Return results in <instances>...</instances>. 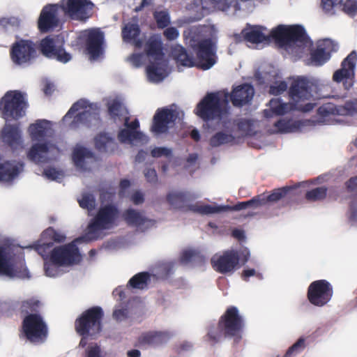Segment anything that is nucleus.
I'll return each instance as SVG.
<instances>
[{"mask_svg": "<svg viewBox=\"0 0 357 357\" xmlns=\"http://www.w3.org/2000/svg\"><path fill=\"white\" fill-rule=\"evenodd\" d=\"M317 85L305 77H298L294 79L288 91L289 102H283L280 98H273L269 102L271 111L265 109L264 116H271L272 112L276 115H284L291 111L308 112L315 107V103L307 102L313 98V92Z\"/></svg>", "mask_w": 357, "mask_h": 357, "instance_id": "f257e3e1", "label": "nucleus"}, {"mask_svg": "<svg viewBox=\"0 0 357 357\" xmlns=\"http://www.w3.org/2000/svg\"><path fill=\"white\" fill-rule=\"evenodd\" d=\"M245 320L235 306H229L220 317L217 326H211L206 335L207 341L212 345L219 342L222 337L234 338L236 342L243 337Z\"/></svg>", "mask_w": 357, "mask_h": 357, "instance_id": "f03ea898", "label": "nucleus"}, {"mask_svg": "<svg viewBox=\"0 0 357 357\" xmlns=\"http://www.w3.org/2000/svg\"><path fill=\"white\" fill-rule=\"evenodd\" d=\"M144 52L149 58L147 76L153 82H160L165 77L167 61L163 52L162 42L158 35L151 36L144 45Z\"/></svg>", "mask_w": 357, "mask_h": 357, "instance_id": "7ed1b4c3", "label": "nucleus"}, {"mask_svg": "<svg viewBox=\"0 0 357 357\" xmlns=\"http://www.w3.org/2000/svg\"><path fill=\"white\" fill-rule=\"evenodd\" d=\"M119 214L118 207L113 204L100 206L94 218L89 223L84 238L88 241H96L100 238L102 231L118 225Z\"/></svg>", "mask_w": 357, "mask_h": 357, "instance_id": "20e7f679", "label": "nucleus"}, {"mask_svg": "<svg viewBox=\"0 0 357 357\" xmlns=\"http://www.w3.org/2000/svg\"><path fill=\"white\" fill-rule=\"evenodd\" d=\"M79 249L74 243L54 248L50 255L49 261L44 264L46 275L56 277L59 273V267L68 266L79 261Z\"/></svg>", "mask_w": 357, "mask_h": 357, "instance_id": "39448f33", "label": "nucleus"}, {"mask_svg": "<svg viewBox=\"0 0 357 357\" xmlns=\"http://www.w3.org/2000/svg\"><path fill=\"white\" fill-rule=\"evenodd\" d=\"M104 312L101 307L93 306L84 311L75 321V329L78 335H89L96 339L102 331Z\"/></svg>", "mask_w": 357, "mask_h": 357, "instance_id": "423d86ee", "label": "nucleus"}, {"mask_svg": "<svg viewBox=\"0 0 357 357\" xmlns=\"http://www.w3.org/2000/svg\"><path fill=\"white\" fill-rule=\"evenodd\" d=\"M26 102L20 91H8L0 99V114L5 120H17L25 113Z\"/></svg>", "mask_w": 357, "mask_h": 357, "instance_id": "0eeeda50", "label": "nucleus"}, {"mask_svg": "<svg viewBox=\"0 0 357 357\" xmlns=\"http://www.w3.org/2000/svg\"><path fill=\"white\" fill-rule=\"evenodd\" d=\"M22 333L30 342L42 344L47 338L48 327L40 314H31L22 320Z\"/></svg>", "mask_w": 357, "mask_h": 357, "instance_id": "6e6552de", "label": "nucleus"}, {"mask_svg": "<svg viewBox=\"0 0 357 357\" xmlns=\"http://www.w3.org/2000/svg\"><path fill=\"white\" fill-rule=\"evenodd\" d=\"M194 36H191L190 45L196 52L198 66L202 70L210 69L217 62L215 43L211 38H206L195 43Z\"/></svg>", "mask_w": 357, "mask_h": 357, "instance_id": "1a4fd4ad", "label": "nucleus"}, {"mask_svg": "<svg viewBox=\"0 0 357 357\" xmlns=\"http://www.w3.org/2000/svg\"><path fill=\"white\" fill-rule=\"evenodd\" d=\"M64 43L63 38L59 36H49L41 40L39 50L45 57L66 63L71 60L72 55L64 49Z\"/></svg>", "mask_w": 357, "mask_h": 357, "instance_id": "9d476101", "label": "nucleus"}, {"mask_svg": "<svg viewBox=\"0 0 357 357\" xmlns=\"http://www.w3.org/2000/svg\"><path fill=\"white\" fill-rule=\"evenodd\" d=\"M270 36L280 46L289 45L297 42L304 43L307 39L304 27L298 24L278 25L271 31Z\"/></svg>", "mask_w": 357, "mask_h": 357, "instance_id": "9b49d317", "label": "nucleus"}, {"mask_svg": "<svg viewBox=\"0 0 357 357\" xmlns=\"http://www.w3.org/2000/svg\"><path fill=\"white\" fill-rule=\"evenodd\" d=\"M222 112L220 98L215 93H207L195 109V114L205 122L220 119Z\"/></svg>", "mask_w": 357, "mask_h": 357, "instance_id": "f8f14e48", "label": "nucleus"}, {"mask_svg": "<svg viewBox=\"0 0 357 357\" xmlns=\"http://www.w3.org/2000/svg\"><path fill=\"white\" fill-rule=\"evenodd\" d=\"M61 10L70 19L86 21L91 17L94 4L90 0H61Z\"/></svg>", "mask_w": 357, "mask_h": 357, "instance_id": "ddd939ff", "label": "nucleus"}, {"mask_svg": "<svg viewBox=\"0 0 357 357\" xmlns=\"http://www.w3.org/2000/svg\"><path fill=\"white\" fill-rule=\"evenodd\" d=\"M319 121L325 123L334 116H354L357 114V98L347 100L344 105H337L328 102L320 106L317 109Z\"/></svg>", "mask_w": 357, "mask_h": 357, "instance_id": "4468645a", "label": "nucleus"}, {"mask_svg": "<svg viewBox=\"0 0 357 357\" xmlns=\"http://www.w3.org/2000/svg\"><path fill=\"white\" fill-rule=\"evenodd\" d=\"M333 295V286L326 280H315L307 288V300L317 307L326 305L331 300Z\"/></svg>", "mask_w": 357, "mask_h": 357, "instance_id": "2eb2a0df", "label": "nucleus"}, {"mask_svg": "<svg viewBox=\"0 0 357 357\" xmlns=\"http://www.w3.org/2000/svg\"><path fill=\"white\" fill-rule=\"evenodd\" d=\"M86 108L87 102L82 99L77 101L73 105L64 116V119L71 118L76 112L81 109H85L74 116L73 120L70 124V127L71 128L75 129L82 125L89 126L93 121L98 119V113L96 111H90V109H86Z\"/></svg>", "mask_w": 357, "mask_h": 357, "instance_id": "dca6fc26", "label": "nucleus"}, {"mask_svg": "<svg viewBox=\"0 0 357 357\" xmlns=\"http://www.w3.org/2000/svg\"><path fill=\"white\" fill-rule=\"evenodd\" d=\"M178 113L175 109L167 107L159 108L156 110L151 126V131L155 135L167 133L172 125L174 124Z\"/></svg>", "mask_w": 357, "mask_h": 357, "instance_id": "f3484780", "label": "nucleus"}, {"mask_svg": "<svg viewBox=\"0 0 357 357\" xmlns=\"http://www.w3.org/2000/svg\"><path fill=\"white\" fill-rule=\"evenodd\" d=\"M357 61V54L355 51H352L342 61L341 68L337 70L333 75V79L336 82H343L344 87L346 90H349L354 85V69Z\"/></svg>", "mask_w": 357, "mask_h": 357, "instance_id": "a211bd4d", "label": "nucleus"}, {"mask_svg": "<svg viewBox=\"0 0 357 357\" xmlns=\"http://www.w3.org/2000/svg\"><path fill=\"white\" fill-rule=\"evenodd\" d=\"M10 58L17 65L27 63L36 54L35 44L29 40H20L14 43L10 51Z\"/></svg>", "mask_w": 357, "mask_h": 357, "instance_id": "6ab92c4d", "label": "nucleus"}, {"mask_svg": "<svg viewBox=\"0 0 357 357\" xmlns=\"http://www.w3.org/2000/svg\"><path fill=\"white\" fill-rule=\"evenodd\" d=\"M239 255L237 250H227L220 255H215L211 259V263L217 272L225 274L232 272L239 264Z\"/></svg>", "mask_w": 357, "mask_h": 357, "instance_id": "aec40b11", "label": "nucleus"}, {"mask_svg": "<svg viewBox=\"0 0 357 357\" xmlns=\"http://www.w3.org/2000/svg\"><path fill=\"white\" fill-rule=\"evenodd\" d=\"M60 9L59 4H47L43 7L38 20L40 31L46 33L59 26V10Z\"/></svg>", "mask_w": 357, "mask_h": 357, "instance_id": "412c9836", "label": "nucleus"}, {"mask_svg": "<svg viewBox=\"0 0 357 357\" xmlns=\"http://www.w3.org/2000/svg\"><path fill=\"white\" fill-rule=\"evenodd\" d=\"M174 336L168 331H151L142 333L138 337L136 347L141 348L159 347L166 344Z\"/></svg>", "mask_w": 357, "mask_h": 357, "instance_id": "4be33fe9", "label": "nucleus"}, {"mask_svg": "<svg viewBox=\"0 0 357 357\" xmlns=\"http://www.w3.org/2000/svg\"><path fill=\"white\" fill-rule=\"evenodd\" d=\"M264 29L265 28L262 26L248 24L240 33H234L232 38L236 43L245 41L252 44H259L269 40L271 37L263 33Z\"/></svg>", "mask_w": 357, "mask_h": 357, "instance_id": "5701e85b", "label": "nucleus"}, {"mask_svg": "<svg viewBox=\"0 0 357 357\" xmlns=\"http://www.w3.org/2000/svg\"><path fill=\"white\" fill-rule=\"evenodd\" d=\"M337 50V45L331 39L318 41L316 49L310 52L312 63L317 66H322L330 59L331 53Z\"/></svg>", "mask_w": 357, "mask_h": 357, "instance_id": "b1692460", "label": "nucleus"}, {"mask_svg": "<svg viewBox=\"0 0 357 357\" xmlns=\"http://www.w3.org/2000/svg\"><path fill=\"white\" fill-rule=\"evenodd\" d=\"M104 43V33L98 29L86 31L85 43L88 54L96 59L102 53Z\"/></svg>", "mask_w": 357, "mask_h": 357, "instance_id": "393cba45", "label": "nucleus"}, {"mask_svg": "<svg viewBox=\"0 0 357 357\" xmlns=\"http://www.w3.org/2000/svg\"><path fill=\"white\" fill-rule=\"evenodd\" d=\"M255 94V89L250 84H243L234 88L229 94L230 100L235 107H242L248 104Z\"/></svg>", "mask_w": 357, "mask_h": 357, "instance_id": "a878e982", "label": "nucleus"}, {"mask_svg": "<svg viewBox=\"0 0 357 357\" xmlns=\"http://www.w3.org/2000/svg\"><path fill=\"white\" fill-rule=\"evenodd\" d=\"M125 222L130 227H135L144 231L153 225L155 221L148 219L142 213L133 208L125 210L122 214Z\"/></svg>", "mask_w": 357, "mask_h": 357, "instance_id": "bb28decb", "label": "nucleus"}, {"mask_svg": "<svg viewBox=\"0 0 357 357\" xmlns=\"http://www.w3.org/2000/svg\"><path fill=\"white\" fill-rule=\"evenodd\" d=\"M192 196L189 192L186 191H172L166 196V200L169 206L174 209L182 211H190L189 202L192 199Z\"/></svg>", "mask_w": 357, "mask_h": 357, "instance_id": "cd10ccee", "label": "nucleus"}, {"mask_svg": "<svg viewBox=\"0 0 357 357\" xmlns=\"http://www.w3.org/2000/svg\"><path fill=\"white\" fill-rule=\"evenodd\" d=\"M54 146L50 142L33 144L27 152V158L36 164L49 162L48 152Z\"/></svg>", "mask_w": 357, "mask_h": 357, "instance_id": "c85d7f7f", "label": "nucleus"}, {"mask_svg": "<svg viewBox=\"0 0 357 357\" xmlns=\"http://www.w3.org/2000/svg\"><path fill=\"white\" fill-rule=\"evenodd\" d=\"M3 142L13 149H17L22 143V133L17 124H6L1 130Z\"/></svg>", "mask_w": 357, "mask_h": 357, "instance_id": "c756f323", "label": "nucleus"}, {"mask_svg": "<svg viewBox=\"0 0 357 357\" xmlns=\"http://www.w3.org/2000/svg\"><path fill=\"white\" fill-rule=\"evenodd\" d=\"M73 160L77 167L87 170L89 169L87 167V163L96 162L97 158L89 149L85 147H79L73 151Z\"/></svg>", "mask_w": 357, "mask_h": 357, "instance_id": "7c9ffc66", "label": "nucleus"}, {"mask_svg": "<svg viewBox=\"0 0 357 357\" xmlns=\"http://www.w3.org/2000/svg\"><path fill=\"white\" fill-rule=\"evenodd\" d=\"M23 165L6 161L0 164V182L10 183L16 178L23 170Z\"/></svg>", "mask_w": 357, "mask_h": 357, "instance_id": "2f4dec72", "label": "nucleus"}, {"mask_svg": "<svg viewBox=\"0 0 357 357\" xmlns=\"http://www.w3.org/2000/svg\"><path fill=\"white\" fill-rule=\"evenodd\" d=\"M96 149L101 153H113L118 149V144L114 137L108 133L100 132L94 138Z\"/></svg>", "mask_w": 357, "mask_h": 357, "instance_id": "473e14b6", "label": "nucleus"}, {"mask_svg": "<svg viewBox=\"0 0 357 357\" xmlns=\"http://www.w3.org/2000/svg\"><path fill=\"white\" fill-rule=\"evenodd\" d=\"M141 32L137 24L128 22L122 29V38L126 43H132L137 48L142 47L143 42L138 38Z\"/></svg>", "mask_w": 357, "mask_h": 357, "instance_id": "72a5a7b5", "label": "nucleus"}, {"mask_svg": "<svg viewBox=\"0 0 357 357\" xmlns=\"http://www.w3.org/2000/svg\"><path fill=\"white\" fill-rule=\"evenodd\" d=\"M0 275L9 277L17 275V273L10 262V258L7 248L0 245Z\"/></svg>", "mask_w": 357, "mask_h": 357, "instance_id": "f704fd0d", "label": "nucleus"}, {"mask_svg": "<svg viewBox=\"0 0 357 357\" xmlns=\"http://www.w3.org/2000/svg\"><path fill=\"white\" fill-rule=\"evenodd\" d=\"M172 55L177 63L183 66L192 67L195 66L194 57L188 53L181 45H176L172 48Z\"/></svg>", "mask_w": 357, "mask_h": 357, "instance_id": "c9c22d12", "label": "nucleus"}, {"mask_svg": "<svg viewBox=\"0 0 357 357\" xmlns=\"http://www.w3.org/2000/svg\"><path fill=\"white\" fill-rule=\"evenodd\" d=\"M107 112L110 118L116 121L122 116H126L128 111L119 100L114 99L107 103Z\"/></svg>", "mask_w": 357, "mask_h": 357, "instance_id": "e433bc0d", "label": "nucleus"}, {"mask_svg": "<svg viewBox=\"0 0 357 357\" xmlns=\"http://www.w3.org/2000/svg\"><path fill=\"white\" fill-rule=\"evenodd\" d=\"M263 199L260 197H254L246 202H239L233 206L224 205L225 212L226 211H239L247 208H257L261 206Z\"/></svg>", "mask_w": 357, "mask_h": 357, "instance_id": "4c0bfd02", "label": "nucleus"}, {"mask_svg": "<svg viewBox=\"0 0 357 357\" xmlns=\"http://www.w3.org/2000/svg\"><path fill=\"white\" fill-rule=\"evenodd\" d=\"M46 121H38L36 123L31 124L28 128L30 137L33 142H40L45 139L47 135Z\"/></svg>", "mask_w": 357, "mask_h": 357, "instance_id": "58836bf2", "label": "nucleus"}, {"mask_svg": "<svg viewBox=\"0 0 357 357\" xmlns=\"http://www.w3.org/2000/svg\"><path fill=\"white\" fill-rule=\"evenodd\" d=\"M149 280L150 274L148 272H141L132 276L128 285L133 289H144L147 287Z\"/></svg>", "mask_w": 357, "mask_h": 357, "instance_id": "ea45409f", "label": "nucleus"}, {"mask_svg": "<svg viewBox=\"0 0 357 357\" xmlns=\"http://www.w3.org/2000/svg\"><path fill=\"white\" fill-rule=\"evenodd\" d=\"M290 189L291 188L289 187L278 188L273 190L269 195L266 196L264 194H261L257 195V197H260L261 199H263L261 206H264L268 202H276L280 200L282 198L286 196V195L290 190Z\"/></svg>", "mask_w": 357, "mask_h": 357, "instance_id": "a19ab883", "label": "nucleus"}, {"mask_svg": "<svg viewBox=\"0 0 357 357\" xmlns=\"http://www.w3.org/2000/svg\"><path fill=\"white\" fill-rule=\"evenodd\" d=\"M234 141L235 137L231 134H227L220 131L211 137L209 144L212 147H218L226 144H233Z\"/></svg>", "mask_w": 357, "mask_h": 357, "instance_id": "79ce46f5", "label": "nucleus"}, {"mask_svg": "<svg viewBox=\"0 0 357 357\" xmlns=\"http://www.w3.org/2000/svg\"><path fill=\"white\" fill-rule=\"evenodd\" d=\"M40 302L35 298H29L22 302L20 313L27 316L31 314H39Z\"/></svg>", "mask_w": 357, "mask_h": 357, "instance_id": "37998d69", "label": "nucleus"}, {"mask_svg": "<svg viewBox=\"0 0 357 357\" xmlns=\"http://www.w3.org/2000/svg\"><path fill=\"white\" fill-rule=\"evenodd\" d=\"M42 241H48L54 243H62L66 240L65 234L50 227L41 234Z\"/></svg>", "mask_w": 357, "mask_h": 357, "instance_id": "c03bdc74", "label": "nucleus"}, {"mask_svg": "<svg viewBox=\"0 0 357 357\" xmlns=\"http://www.w3.org/2000/svg\"><path fill=\"white\" fill-rule=\"evenodd\" d=\"M53 242L48 241H42L40 238V241L34 245L36 251L43 258L44 260L50 259V255L54 248Z\"/></svg>", "mask_w": 357, "mask_h": 357, "instance_id": "a18cd8bd", "label": "nucleus"}, {"mask_svg": "<svg viewBox=\"0 0 357 357\" xmlns=\"http://www.w3.org/2000/svg\"><path fill=\"white\" fill-rule=\"evenodd\" d=\"M327 191V188L324 186L317 187L307 191L305 197L309 202L321 201L326 197Z\"/></svg>", "mask_w": 357, "mask_h": 357, "instance_id": "49530a36", "label": "nucleus"}, {"mask_svg": "<svg viewBox=\"0 0 357 357\" xmlns=\"http://www.w3.org/2000/svg\"><path fill=\"white\" fill-rule=\"evenodd\" d=\"M190 211L202 213V214H212L220 212H225L223 206H211V205H193L189 206Z\"/></svg>", "mask_w": 357, "mask_h": 357, "instance_id": "de8ad7c7", "label": "nucleus"}, {"mask_svg": "<svg viewBox=\"0 0 357 357\" xmlns=\"http://www.w3.org/2000/svg\"><path fill=\"white\" fill-rule=\"evenodd\" d=\"M274 126L278 132L287 133L297 130L300 128L301 125H295V123L290 119H280L274 123Z\"/></svg>", "mask_w": 357, "mask_h": 357, "instance_id": "09e8293b", "label": "nucleus"}, {"mask_svg": "<svg viewBox=\"0 0 357 357\" xmlns=\"http://www.w3.org/2000/svg\"><path fill=\"white\" fill-rule=\"evenodd\" d=\"M153 16L158 29L166 28L171 23L170 15L167 10H155Z\"/></svg>", "mask_w": 357, "mask_h": 357, "instance_id": "8fccbe9b", "label": "nucleus"}, {"mask_svg": "<svg viewBox=\"0 0 357 357\" xmlns=\"http://www.w3.org/2000/svg\"><path fill=\"white\" fill-rule=\"evenodd\" d=\"M142 136V133L139 131H133L128 128L121 129L118 134V139L122 143L134 139H139Z\"/></svg>", "mask_w": 357, "mask_h": 357, "instance_id": "3c124183", "label": "nucleus"}, {"mask_svg": "<svg viewBox=\"0 0 357 357\" xmlns=\"http://www.w3.org/2000/svg\"><path fill=\"white\" fill-rule=\"evenodd\" d=\"M78 202L81 208L87 209L89 211H93L96 206V199L90 193L83 194L82 198L78 200Z\"/></svg>", "mask_w": 357, "mask_h": 357, "instance_id": "603ef678", "label": "nucleus"}, {"mask_svg": "<svg viewBox=\"0 0 357 357\" xmlns=\"http://www.w3.org/2000/svg\"><path fill=\"white\" fill-rule=\"evenodd\" d=\"M305 347V339L303 337H300L292 346H291L284 357H292L295 356L298 353H300L303 351Z\"/></svg>", "mask_w": 357, "mask_h": 357, "instance_id": "864d4df0", "label": "nucleus"}, {"mask_svg": "<svg viewBox=\"0 0 357 357\" xmlns=\"http://www.w3.org/2000/svg\"><path fill=\"white\" fill-rule=\"evenodd\" d=\"M342 10L349 15L354 17L357 13V1L356 0H347L342 5Z\"/></svg>", "mask_w": 357, "mask_h": 357, "instance_id": "5fc2aeb1", "label": "nucleus"}, {"mask_svg": "<svg viewBox=\"0 0 357 357\" xmlns=\"http://www.w3.org/2000/svg\"><path fill=\"white\" fill-rule=\"evenodd\" d=\"M287 89V84L284 81L274 83L270 86L269 93L274 96L282 94Z\"/></svg>", "mask_w": 357, "mask_h": 357, "instance_id": "6e6d98bb", "label": "nucleus"}, {"mask_svg": "<svg viewBox=\"0 0 357 357\" xmlns=\"http://www.w3.org/2000/svg\"><path fill=\"white\" fill-rule=\"evenodd\" d=\"M43 175L48 179L59 181L62 178L63 174L61 171L56 170L54 167H48L44 169Z\"/></svg>", "mask_w": 357, "mask_h": 357, "instance_id": "4d7b16f0", "label": "nucleus"}, {"mask_svg": "<svg viewBox=\"0 0 357 357\" xmlns=\"http://www.w3.org/2000/svg\"><path fill=\"white\" fill-rule=\"evenodd\" d=\"M151 156L153 158H160L162 156L170 157L172 150L166 147H155L151 151Z\"/></svg>", "mask_w": 357, "mask_h": 357, "instance_id": "13d9d810", "label": "nucleus"}, {"mask_svg": "<svg viewBox=\"0 0 357 357\" xmlns=\"http://www.w3.org/2000/svg\"><path fill=\"white\" fill-rule=\"evenodd\" d=\"M163 35L167 40L172 41L178 38L179 32L176 27H167L163 32Z\"/></svg>", "mask_w": 357, "mask_h": 357, "instance_id": "bf43d9fd", "label": "nucleus"}, {"mask_svg": "<svg viewBox=\"0 0 357 357\" xmlns=\"http://www.w3.org/2000/svg\"><path fill=\"white\" fill-rule=\"evenodd\" d=\"M342 2V0H321V6L326 13H330L336 5L341 4Z\"/></svg>", "mask_w": 357, "mask_h": 357, "instance_id": "052dcab7", "label": "nucleus"}, {"mask_svg": "<svg viewBox=\"0 0 357 357\" xmlns=\"http://www.w3.org/2000/svg\"><path fill=\"white\" fill-rule=\"evenodd\" d=\"M100 347L98 344L90 345L86 350L85 357H100Z\"/></svg>", "mask_w": 357, "mask_h": 357, "instance_id": "680f3d73", "label": "nucleus"}, {"mask_svg": "<svg viewBox=\"0 0 357 357\" xmlns=\"http://www.w3.org/2000/svg\"><path fill=\"white\" fill-rule=\"evenodd\" d=\"M238 128L239 130L245 132L246 135L252 134V125L250 124V121L243 120L238 123Z\"/></svg>", "mask_w": 357, "mask_h": 357, "instance_id": "e2e57ef3", "label": "nucleus"}, {"mask_svg": "<svg viewBox=\"0 0 357 357\" xmlns=\"http://www.w3.org/2000/svg\"><path fill=\"white\" fill-rule=\"evenodd\" d=\"M349 220L351 222H357V199L350 204Z\"/></svg>", "mask_w": 357, "mask_h": 357, "instance_id": "0e129e2a", "label": "nucleus"}, {"mask_svg": "<svg viewBox=\"0 0 357 357\" xmlns=\"http://www.w3.org/2000/svg\"><path fill=\"white\" fill-rule=\"evenodd\" d=\"M144 176L149 183H156L158 181V175L154 169H147L144 172Z\"/></svg>", "mask_w": 357, "mask_h": 357, "instance_id": "69168bd1", "label": "nucleus"}, {"mask_svg": "<svg viewBox=\"0 0 357 357\" xmlns=\"http://www.w3.org/2000/svg\"><path fill=\"white\" fill-rule=\"evenodd\" d=\"M348 192L357 194V176L349 179L346 183Z\"/></svg>", "mask_w": 357, "mask_h": 357, "instance_id": "338daca9", "label": "nucleus"}, {"mask_svg": "<svg viewBox=\"0 0 357 357\" xmlns=\"http://www.w3.org/2000/svg\"><path fill=\"white\" fill-rule=\"evenodd\" d=\"M130 200L135 205L141 204L144 202V195L140 191L137 190L131 195Z\"/></svg>", "mask_w": 357, "mask_h": 357, "instance_id": "774afa93", "label": "nucleus"}]
</instances>
